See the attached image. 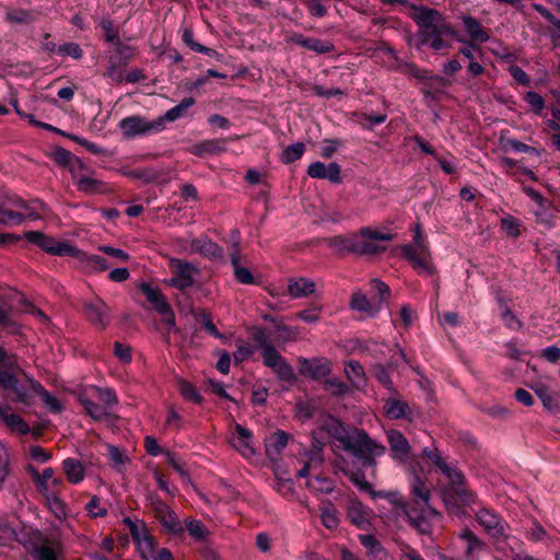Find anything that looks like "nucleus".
<instances>
[{
  "label": "nucleus",
  "instance_id": "27",
  "mask_svg": "<svg viewBox=\"0 0 560 560\" xmlns=\"http://www.w3.org/2000/svg\"><path fill=\"white\" fill-rule=\"evenodd\" d=\"M497 301L499 304V316L502 319L504 326L512 330L521 329L522 322L511 311L510 306L504 301V299L501 295H498Z\"/></svg>",
  "mask_w": 560,
  "mask_h": 560
},
{
  "label": "nucleus",
  "instance_id": "6",
  "mask_svg": "<svg viewBox=\"0 0 560 560\" xmlns=\"http://www.w3.org/2000/svg\"><path fill=\"white\" fill-rule=\"evenodd\" d=\"M410 9L412 11L409 15L420 28L418 33L420 44H428L432 37V31L434 30L441 13L434 9L418 7L415 4H410Z\"/></svg>",
  "mask_w": 560,
  "mask_h": 560
},
{
  "label": "nucleus",
  "instance_id": "39",
  "mask_svg": "<svg viewBox=\"0 0 560 560\" xmlns=\"http://www.w3.org/2000/svg\"><path fill=\"white\" fill-rule=\"evenodd\" d=\"M187 529L188 534L196 540L203 541L207 536L209 535V530L205 527V525L194 518H186L185 520V527L184 529Z\"/></svg>",
  "mask_w": 560,
  "mask_h": 560
},
{
  "label": "nucleus",
  "instance_id": "56",
  "mask_svg": "<svg viewBox=\"0 0 560 560\" xmlns=\"http://www.w3.org/2000/svg\"><path fill=\"white\" fill-rule=\"evenodd\" d=\"M101 26L104 32L105 40L107 43L115 44L117 43V40H119L118 30L112 21L103 20Z\"/></svg>",
  "mask_w": 560,
  "mask_h": 560
},
{
  "label": "nucleus",
  "instance_id": "2",
  "mask_svg": "<svg viewBox=\"0 0 560 560\" xmlns=\"http://www.w3.org/2000/svg\"><path fill=\"white\" fill-rule=\"evenodd\" d=\"M325 429L343 450L361 459L365 466H374L375 458L385 453V446L376 443L364 431L355 428L347 429L335 418L326 421Z\"/></svg>",
  "mask_w": 560,
  "mask_h": 560
},
{
  "label": "nucleus",
  "instance_id": "35",
  "mask_svg": "<svg viewBox=\"0 0 560 560\" xmlns=\"http://www.w3.org/2000/svg\"><path fill=\"white\" fill-rule=\"evenodd\" d=\"M195 104V100L192 97H185L182 102L168 109L161 119L174 121L178 118H182L186 115L187 110Z\"/></svg>",
  "mask_w": 560,
  "mask_h": 560
},
{
  "label": "nucleus",
  "instance_id": "50",
  "mask_svg": "<svg viewBox=\"0 0 560 560\" xmlns=\"http://www.w3.org/2000/svg\"><path fill=\"white\" fill-rule=\"evenodd\" d=\"M125 523H126V525L129 528V532H130V535H131L132 539L137 544L139 541H141L143 538H145L147 536H149L147 527H145L144 524L135 523L130 518H126Z\"/></svg>",
  "mask_w": 560,
  "mask_h": 560
},
{
  "label": "nucleus",
  "instance_id": "44",
  "mask_svg": "<svg viewBox=\"0 0 560 560\" xmlns=\"http://www.w3.org/2000/svg\"><path fill=\"white\" fill-rule=\"evenodd\" d=\"M25 220V215L19 210L0 208V224L9 225L11 223L20 224Z\"/></svg>",
  "mask_w": 560,
  "mask_h": 560
},
{
  "label": "nucleus",
  "instance_id": "4",
  "mask_svg": "<svg viewBox=\"0 0 560 560\" xmlns=\"http://www.w3.org/2000/svg\"><path fill=\"white\" fill-rule=\"evenodd\" d=\"M413 243L415 245L407 244L401 247L404 257L412 264L415 269L433 275L435 269L431 262L430 250L422 240L420 224L415 226Z\"/></svg>",
  "mask_w": 560,
  "mask_h": 560
},
{
  "label": "nucleus",
  "instance_id": "48",
  "mask_svg": "<svg viewBox=\"0 0 560 560\" xmlns=\"http://www.w3.org/2000/svg\"><path fill=\"white\" fill-rule=\"evenodd\" d=\"M501 230L510 237H517L520 235V221L511 215L501 220Z\"/></svg>",
  "mask_w": 560,
  "mask_h": 560
},
{
  "label": "nucleus",
  "instance_id": "62",
  "mask_svg": "<svg viewBox=\"0 0 560 560\" xmlns=\"http://www.w3.org/2000/svg\"><path fill=\"white\" fill-rule=\"evenodd\" d=\"M276 340L278 342H287L293 340L296 336L295 329L285 325H278L276 329Z\"/></svg>",
  "mask_w": 560,
  "mask_h": 560
},
{
  "label": "nucleus",
  "instance_id": "1",
  "mask_svg": "<svg viewBox=\"0 0 560 560\" xmlns=\"http://www.w3.org/2000/svg\"><path fill=\"white\" fill-rule=\"evenodd\" d=\"M423 455L440 468L448 479V483L441 489L442 500L450 513L465 514L466 509L475 503L474 494L467 489L462 471L448 465L436 450H423Z\"/></svg>",
  "mask_w": 560,
  "mask_h": 560
},
{
  "label": "nucleus",
  "instance_id": "51",
  "mask_svg": "<svg viewBox=\"0 0 560 560\" xmlns=\"http://www.w3.org/2000/svg\"><path fill=\"white\" fill-rule=\"evenodd\" d=\"M37 387L35 389V394H38L45 405L54 412H59L61 410V406L59 401L51 396L39 383L37 384Z\"/></svg>",
  "mask_w": 560,
  "mask_h": 560
},
{
  "label": "nucleus",
  "instance_id": "63",
  "mask_svg": "<svg viewBox=\"0 0 560 560\" xmlns=\"http://www.w3.org/2000/svg\"><path fill=\"white\" fill-rule=\"evenodd\" d=\"M533 8L550 24H552L560 35V19L556 18L550 11H548L544 5L534 3Z\"/></svg>",
  "mask_w": 560,
  "mask_h": 560
},
{
  "label": "nucleus",
  "instance_id": "38",
  "mask_svg": "<svg viewBox=\"0 0 560 560\" xmlns=\"http://www.w3.org/2000/svg\"><path fill=\"white\" fill-rule=\"evenodd\" d=\"M348 517L351 523L361 529H366L370 525L369 513L359 504L349 508Z\"/></svg>",
  "mask_w": 560,
  "mask_h": 560
},
{
  "label": "nucleus",
  "instance_id": "29",
  "mask_svg": "<svg viewBox=\"0 0 560 560\" xmlns=\"http://www.w3.org/2000/svg\"><path fill=\"white\" fill-rule=\"evenodd\" d=\"M78 254H72L71 257H74L79 261L86 265V267L91 268L94 271H103L109 268V264L105 258L97 255H89L85 252H82L77 248Z\"/></svg>",
  "mask_w": 560,
  "mask_h": 560
},
{
  "label": "nucleus",
  "instance_id": "28",
  "mask_svg": "<svg viewBox=\"0 0 560 560\" xmlns=\"http://www.w3.org/2000/svg\"><path fill=\"white\" fill-rule=\"evenodd\" d=\"M411 495L412 502L409 505L415 508H419L420 502L422 505H428L430 501V490L419 477H416L411 483Z\"/></svg>",
  "mask_w": 560,
  "mask_h": 560
},
{
  "label": "nucleus",
  "instance_id": "25",
  "mask_svg": "<svg viewBox=\"0 0 560 560\" xmlns=\"http://www.w3.org/2000/svg\"><path fill=\"white\" fill-rule=\"evenodd\" d=\"M384 411L388 419L409 418L410 408L406 401L389 397L385 400Z\"/></svg>",
  "mask_w": 560,
  "mask_h": 560
},
{
  "label": "nucleus",
  "instance_id": "57",
  "mask_svg": "<svg viewBox=\"0 0 560 560\" xmlns=\"http://www.w3.org/2000/svg\"><path fill=\"white\" fill-rule=\"evenodd\" d=\"M525 101L532 106L536 114H540L545 106V101L541 95L534 91H529L524 96Z\"/></svg>",
  "mask_w": 560,
  "mask_h": 560
},
{
  "label": "nucleus",
  "instance_id": "21",
  "mask_svg": "<svg viewBox=\"0 0 560 560\" xmlns=\"http://www.w3.org/2000/svg\"><path fill=\"white\" fill-rule=\"evenodd\" d=\"M387 441L390 451L394 453L393 457L405 459L410 453V445L407 439L397 430H389L387 432Z\"/></svg>",
  "mask_w": 560,
  "mask_h": 560
},
{
  "label": "nucleus",
  "instance_id": "26",
  "mask_svg": "<svg viewBox=\"0 0 560 560\" xmlns=\"http://www.w3.org/2000/svg\"><path fill=\"white\" fill-rule=\"evenodd\" d=\"M350 307L358 312L368 313L371 316L375 315L380 310L378 303L370 302L366 295L363 294L361 291H355L352 294Z\"/></svg>",
  "mask_w": 560,
  "mask_h": 560
},
{
  "label": "nucleus",
  "instance_id": "36",
  "mask_svg": "<svg viewBox=\"0 0 560 560\" xmlns=\"http://www.w3.org/2000/svg\"><path fill=\"white\" fill-rule=\"evenodd\" d=\"M224 140H206L192 147L191 152L201 156L205 153H220L224 151Z\"/></svg>",
  "mask_w": 560,
  "mask_h": 560
},
{
  "label": "nucleus",
  "instance_id": "45",
  "mask_svg": "<svg viewBox=\"0 0 560 560\" xmlns=\"http://www.w3.org/2000/svg\"><path fill=\"white\" fill-rule=\"evenodd\" d=\"M386 118L385 114L373 115L363 113L358 115V124L364 129H372L374 126L383 124Z\"/></svg>",
  "mask_w": 560,
  "mask_h": 560
},
{
  "label": "nucleus",
  "instance_id": "22",
  "mask_svg": "<svg viewBox=\"0 0 560 560\" xmlns=\"http://www.w3.org/2000/svg\"><path fill=\"white\" fill-rule=\"evenodd\" d=\"M405 517L420 534L431 533V523L423 509L411 506Z\"/></svg>",
  "mask_w": 560,
  "mask_h": 560
},
{
  "label": "nucleus",
  "instance_id": "41",
  "mask_svg": "<svg viewBox=\"0 0 560 560\" xmlns=\"http://www.w3.org/2000/svg\"><path fill=\"white\" fill-rule=\"evenodd\" d=\"M89 174L90 173L82 174L81 176L75 178L79 190L90 194L98 191L103 185L102 182L91 177Z\"/></svg>",
  "mask_w": 560,
  "mask_h": 560
},
{
  "label": "nucleus",
  "instance_id": "16",
  "mask_svg": "<svg viewBox=\"0 0 560 560\" xmlns=\"http://www.w3.org/2000/svg\"><path fill=\"white\" fill-rule=\"evenodd\" d=\"M250 440L252 432L241 424H236L235 436L232 439V444L245 458H250L255 455V448Z\"/></svg>",
  "mask_w": 560,
  "mask_h": 560
},
{
  "label": "nucleus",
  "instance_id": "32",
  "mask_svg": "<svg viewBox=\"0 0 560 560\" xmlns=\"http://www.w3.org/2000/svg\"><path fill=\"white\" fill-rule=\"evenodd\" d=\"M329 246L338 253H355L358 245V236H334L329 238Z\"/></svg>",
  "mask_w": 560,
  "mask_h": 560
},
{
  "label": "nucleus",
  "instance_id": "42",
  "mask_svg": "<svg viewBox=\"0 0 560 560\" xmlns=\"http://www.w3.org/2000/svg\"><path fill=\"white\" fill-rule=\"evenodd\" d=\"M460 538L466 542V555L472 558L475 553L481 549V542L477 536L468 528L460 533Z\"/></svg>",
  "mask_w": 560,
  "mask_h": 560
},
{
  "label": "nucleus",
  "instance_id": "64",
  "mask_svg": "<svg viewBox=\"0 0 560 560\" xmlns=\"http://www.w3.org/2000/svg\"><path fill=\"white\" fill-rule=\"evenodd\" d=\"M35 556L38 560H57L54 549L48 545L38 546Z\"/></svg>",
  "mask_w": 560,
  "mask_h": 560
},
{
  "label": "nucleus",
  "instance_id": "49",
  "mask_svg": "<svg viewBox=\"0 0 560 560\" xmlns=\"http://www.w3.org/2000/svg\"><path fill=\"white\" fill-rule=\"evenodd\" d=\"M3 209H13V210H20V209H28V203L24 201L23 199L19 198L18 196H2L0 195V208Z\"/></svg>",
  "mask_w": 560,
  "mask_h": 560
},
{
  "label": "nucleus",
  "instance_id": "55",
  "mask_svg": "<svg viewBox=\"0 0 560 560\" xmlns=\"http://www.w3.org/2000/svg\"><path fill=\"white\" fill-rule=\"evenodd\" d=\"M125 175L130 177V178L141 179V180H143L145 183L153 182L158 177L156 172L151 170V168L132 170V171L126 172Z\"/></svg>",
  "mask_w": 560,
  "mask_h": 560
},
{
  "label": "nucleus",
  "instance_id": "46",
  "mask_svg": "<svg viewBox=\"0 0 560 560\" xmlns=\"http://www.w3.org/2000/svg\"><path fill=\"white\" fill-rule=\"evenodd\" d=\"M345 373L347 374V377L355 385H359V383L364 377L363 368L357 361L348 362L345 368Z\"/></svg>",
  "mask_w": 560,
  "mask_h": 560
},
{
  "label": "nucleus",
  "instance_id": "19",
  "mask_svg": "<svg viewBox=\"0 0 560 560\" xmlns=\"http://www.w3.org/2000/svg\"><path fill=\"white\" fill-rule=\"evenodd\" d=\"M492 520V538L494 536L498 537L495 549L500 550L504 553V557H509L506 553V546L511 547V540H514V538L510 537V535L506 533V529H509V526L494 513H492L491 516Z\"/></svg>",
  "mask_w": 560,
  "mask_h": 560
},
{
  "label": "nucleus",
  "instance_id": "11",
  "mask_svg": "<svg viewBox=\"0 0 560 560\" xmlns=\"http://www.w3.org/2000/svg\"><path fill=\"white\" fill-rule=\"evenodd\" d=\"M170 268L173 277L167 281V283L171 287L185 290L194 284V276L197 270L191 264L179 259H172L170 261Z\"/></svg>",
  "mask_w": 560,
  "mask_h": 560
},
{
  "label": "nucleus",
  "instance_id": "60",
  "mask_svg": "<svg viewBox=\"0 0 560 560\" xmlns=\"http://www.w3.org/2000/svg\"><path fill=\"white\" fill-rule=\"evenodd\" d=\"M98 399L103 402V406L108 410L109 407L117 404V397L115 393L109 388H96Z\"/></svg>",
  "mask_w": 560,
  "mask_h": 560
},
{
  "label": "nucleus",
  "instance_id": "37",
  "mask_svg": "<svg viewBox=\"0 0 560 560\" xmlns=\"http://www.w3.org/2000/svg\"><path fill=\"white\" fill-rule=\"evenodd\" d=\"M464 27L466 33L475 42H486L488 39L487 32L480 26L477 20L467 16L464 19Z\"/></svg>",
  "mask_w": 560,
  "mask_h": 560
},
{
  "label": "nucleus",
  "instance_id": "5",
  "mask_svg": "<svg viewBox=\"0 0 560 560\" xmlns=\"http://www.w3.org/2000/svg\"><path fill=\"white\" fill-rule=\"evenodd\" d=\"M119 128L125 138H135L161 131L163 129V119L158 118L149 121L141 116L132 115L121 119Z\"/></svg>",
  "mask_w": 560,
  "mask_h": 560
},
{
  "label": "nucleus",
  "instance_id": "9",
  "mask_svg": "<svg viewBox=\"0 0 560 560\" xmlns=\"http://www.w3.org/2000/svg\"><path fill=\"white\" fill-rule=\"evenodd\" d=\"M262 354V362L270 368L281 381L293 382L295 374L292 366L282 358L279 351L273 347H266Z\"/></svg>",
  "mask_w": 560,
  "mask_h": 560
},
{
  "label": "nucleus",
  "instance_id": "61",
  "mask_svg": "<svg viewBox=\"0 0 560 560\" xmlns=\"http://www.w3.org/2000/svg\"><path fill=\"white\" fill-rule=\"evenodd\" d=\"M58 54L62 56H70L74 59H80L82 57V50L75 43H67L59 46Z\"/></svg>",
  "mask_w": 560,
  "mask_h": 560
},
{
  "label": "nucleus",
  "instance_id": "3",
  "mask_svg": "<svg viewBox=\"0 0 560 560\" xmlns=\"http://www.w3.org/2000/svg\"><path fill=\"white\" fill-rule=\"evenodd\" d=\"M37 384L0 348V387L4 390L7 399L30 407L34 402Z\"/></svg>",
  "mask_w": 560,
  "mask_h": 560
},
{
  "label": "nucleus",
  "instance_id": "54",
  "mask_svg": "<svg viewBox=\"0 0 560 560\" xmlns=\"http://www.w3.org/2000/svg\"><path fill=\"white\" fill-rule=\"evenodd\" d=\"M320 518L324 526L329 529L335 528L338 525L336 510L329 506H324L320 509Z\"/></svg>",
  "mask_w": 560,
  "mask_h": 560
},
{
  "label": "nucleus",
  "instance_id": "17",
  "mask_svg": "<svg viewBox=\"0 0 560 560\" xmlns=\"http://www.w3.org/2000/svg\"><path fill=\"white\" fill-rule=\"evenodd\" d=\"M360 544L365 549V556L369 560H388V555L381 542L371 534H361L358 536Z\"/></svg>",
  "mask_w": 560,
  "mask_h": 560
},
{
  "label": "nucleus",
  "instance_id": "14",
  "mask_svg": "<svg viewBox=\"0 0 560 560\" xmlns=\"http://www.w3.org/2000/svg\"><path fill=\"white\" fill-rule=\"evenodd\" d=\"M37 10H26L19 7H5L4 21L11 25H30L38 19Z\"/></svg>",
  "mask_w": 560,
  "mask_h": 560
},
{
  "label": "nucleus",
  "instance_id": "18",
  "mask_svg": "<svg viewBox=\"0 0 560 560\" xmlns=\"http://www.w3.org/2000/svg\"><path fill=\"white\" fill-rule=\"evenodd\" d=\"M0 420L12 431L21 434L30 432L28 424L20 417L14 413L10 406L0 404Z\"/></svg>",
  "mask_w": 560,
  "mask_h": 560
},
{
  "label": "nucleus",
  "instance_id": "12",
  "mask_svg": "<svg viewBox=\"0 0 560 560\" xmlns=\"http://www.w3.org/2000/svg\"><path fill=\"white\" fill-rule=\"evenodd\" d=\"M298 362L300 374L314 380L325 377L331 371L329 362L325 359L315 358L310 360L300 358Z\"/></svg>",
  "mask_w": 560,
  "mask_h": 560
},
{
  "label": "nucleus",
  "instance_id": "43",
  "mask_svg": "<svg viewBox=\"0 0 560 560\" xmlns=\"http://www.w3.org/2000/svg\"><path fill=\"white\" fill-rule=\"evenodd\" d=\"M305 152V145L301 142L291 144L287 147L282 154H281V161L285 164H290L296 160H299L303 153Z\"/></svg>",
  "mask_w": 560,
  "mask_h": 560
},
{
  "label": "nucleus",
  "instance_id": "52",
  "mask_svg": "<svg viewBox=\"0 0 560 560\" xmlns=\"http://www.w3.org/2000/svg\"><path fill=\"white\" fill-rule=\"evenodd\" d=\"M307 487L316 492L329 493L332 491V485L327 478L314 477L307 480Z\"/></svg>",
  "mask_w": 560,
  "mask_h": 560
},
{
  "label": "nucleus",
  "instance_id": "47",
  "mask_svg": "<svg viewBox=\"0 0 560 560\" xmlns=\"http://www.w3.org/2000/svg\"><path fill=\"white\" fill-rule=\"evenodd\" d=\"M324 386L331 395L339 397L345 396L349 392L348 385L336 377L326 380Z\"/></svg>",
  "mask_w": 560,
  "mask_h": 560
},
{
  "label": "nucleus",
  "instance_id": "8",
  "mask_svg": "<svg viewBox=\"0 0 560 560\" xmlns=\"http://www.w3.org/2000/svg\"><path fill=\"white\" fill-rule=\"evenodd\" d=\"M390 240H393V234L390 233H381L370 228H362L360 230V236H358L357 254L374 255L382 253L386 247L380 243Z\"/></svg>",
  "mask_w": 560,
  "mask_h": 560
},
{
  "label": "nucleus",
  "instance_id": "23",
  "mask_svg": "<svg viewBox=\"0 0 560 560\" xmlns=\"http://www.w3.org/2000/svg\"><path fill=\"white\" fill-rule=\"evenodd\" d=\"M140 290L159 314H164L168 311L170 304L158 288H152L148 283H142L140 285Z\"/></svg>",
  "mask_w": 560,
  "mask_h": 560
},
{
  "label": "nucleus",
  "instance_id": "58",
  "mask_svg": "<svg viewBox=\"0 0 560 560\" xmlns=\"http://www.w3.org/2000/svg\"><path fill=\"white\" fill-rule=\"evenodd\" d=\"M374 372L378 382L388 390H394V384L390 380V376L386 370V368L382 364H376L374 366Z\"/></svg>",
  "mask_w": 560,
  "mask_h": 560
},
{
  "label": "nucleus",
  "instance_id": "15",
  "mask_svg": "<svg viewBox=\"0 0 560 560\" xmlns=\"http://www.w3.org/2000/svg\"><path fill=\"white\" fill-rule=\"evenodd\" d=\"M190 250L207 258H221L223 256V249L207 236L192 240Z\"/></svg>",
  "mask_w": 560,
  "mask_h": 560
},
{
  "label": "nucleus",
  "instance_id": "40",
  "mask_svg": "<svg viewBox=\"0 0 560 560\" xmlns=\"http://www.w3.org/2000/svg\"><path fill=\"white\" fill-rule=\"evenodd\" d=\"M81 404L86 413L95 420H102L108 417V410L103 405L96 404L89 398H81Z\"/></svg>",
  "mask_w": 560,
  "mask_h": 560
},
{
  "label": "nucleus",
  "instance_id": "53",
  "mask_svg": "<svg viewBox=\"0 0 560 560\" xmlns=\"http://www.w3.org/2000/svg\"><path fill=\"white\" fill-rule=\"evenodd\" d=\"M384 499H386L395 508H398L399 514L402 516H405L406 513L411 508V505L406 503L405 500L401 498V495L398 492L384 493Z\"/></svg>",
  "mask_w": 560,
  "mask_h": 560
},
{
  "label": "nucleus",
  "instance_id": "34",
  "mask_svg": "<svg viewBox=\"0 0 560 560\" xmlns=\"http://www.w3.org/2000/svg\"><path fill=\"white\" fill-rule=\"evenodd\" d=\"M533 389L548 411L556 412L560 409L558 397L556 395L550 394L547 386L537 385L533 387Z\"/></svg>",
  "mask_w": 560,
  "mask_h": 560
},
{
  "label": "nucleus",
  "instance_id": "10",
  "mask_svg": "<svg viewBox=\"0 0 560 560\" xmlns=\"http://www.w3.org/2000/svg\"><path fill=\"white\" fill-rule=\"evenodd\" d=\"M151 505L155 517L170 534L182 535L184 533V525L166 503L160 499H152Z\"/></svg>",
  "mask_w": 560,
  "mask_h": 560
},
{
  "label": "nucleus",
  "instance_id": "33",
  "mask_svg": "<svg viewBox=\"0 0 560 560\" xmlns=\"http://www.w3.org/2000/svg\"><path fill=\"white\" fill-rule=\"evenodd\" d=\"M499 145L502 151L504 152H524L528 154L538 155L539 152L536 148L529 147L521 141L505 138L504 136H501Z\"/></svg>",
  "mask_w": 560,
  "mask_h": 560
},
{
  "label": "nucleus",
  "instance_id": "7",
  "mask_svg": "<svg viewBox=\"0 0 560 560\" xmlns=\"http://www.w3.org/2000/svg\"><path fill=\"white\" fill-rule=\"evenodd\" d=\"M24 237L30 243L37 245L50 255L71 256L72 254H78L77 247L72 246L70 243L58 242L55 238L38 231H28L24 234Z\"/></svg>",
  "mask_w": 560,
  "mask_h": 560
},
{
  "label": "nucleus",
  "instance_id": "30",
  "mask_svg": "<svg viewBox=\"0 0 560 560\" xmlns=\"http://www.w3.org/2000/svg\"><path fill=\"white\" fill-rule=\"evenodd\" d=\"M293 40L298 45L319 54L329 52L334 49V46L328 42H324L317 38L304 37L303 35H295Z\"/></svg>",
  "mask_w": 560,
  "mask_h": 560
},
{
  "label": "nucleus",
  "instance_id": "24",
  "mask_svg": "<svg viewBox=\"0 0 560 560\" xmlns=\"http://www.w3.org/2000/svg\"><path fill=\"white\" fill-rule=\"evenodd\" d=\"M288 291L294 299L305 298L314 293L315 283L306 278H292L288 282Z\"/></svg>",
  "mask_w": 560,
  "mask_h": 560
},
{
  "label": "nucleus",
  "instance_id": "20",
  "mask_svg": "<svg viewBox=\"0 0 560 560\" xmlns=\"http://www.w3.org/2000/svg\"><path fill=\"white\" fill-rule=\"evenodd\" d=\"M290 435L284 431H277L266 439V454L269 459L277 460L283 451V448L288 445Z\"/></svg>",
  "mask_w": 560,
  "mask_h": 560
},
{
  "label": "nucleus",
  "instance_id": "59",
  "mask_svg": "<svg viewBox=\"0 0 560 560\" xmlns=\"http://www.w3.org/2000/svg\"><path fill=\"white\" fill-rule=\"evenodd\" d=\"M52 158L58 165L68 167L71 163L73 154L70 151L58 147L52 151Z\"/></svg>",
  "mask_w": 560,
  "mask_h": 560
},
{
  "label": "nucleus",
  "instance_id": "31",
  "mask_svg": "<svg viewBox=\"0 0 560 560\" xmlns=\"http://www.w3.org/2000/svg\"><path fill=\"white\" fill-rule=\"evenodd\" d=\"M62 469L67 479L72 483H78L84 478L83 464L74 458H67L62 462Z\"/></svg>",
  "mask_w": 560,
  "mask_h": 560
},
{
  "label": "nucleus",
  "instance_id": "13",
  "mask_svg": "<svg viewBox=\"0 0 560 560\" xmlns=\"http://www.w3.org/2000/svg\"><path fill=\"white\" fill-rule=\"evenodd\" d=\"M83 310L85 316L94 326L104 329L108 324V307L104 301L96 299L84 302Z\"/></svg>",
  "mask_w": 560,
  "mask_h": 560
}]
</instances>
